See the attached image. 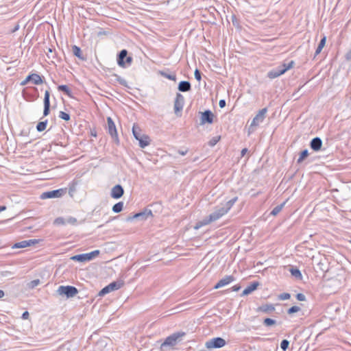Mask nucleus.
<instances>
[{
  "instance_id": "obj_1",
  "label": "nucleus",
  "mask_w": 351,
  "mask_h": 351,
  "mask_svg": "<svg viewBox=\"0 0 351 351\" xmlns=\"http://www.w3.org/2000/svg\"><path fill=\"white\" fill-rule=\"evenodd\" d=\"M227 213V210H225L222 206H218L215 208V210L210 213L208 217L203 219L202 221L197 222L195 226V229H199L203 226L209 224L211 222L215 221L223 217Z\"/></svg>"
},
{
  "instance_id": "obj_2",
  "label": "nucleus",
  "mask_w": 351,
  "mask_h": 351,
  "mask_svg": "<svg viewBox=\"0 0 351 351\" xmlns=\"http://www.w3.org/2000/svg\"><path fill=\"white\" fill-rule=\"evenodd\" d=\"M184 332H174L168 336L160 345V349L164 350L166 347H173L181 341L182 337L185 335Z\"/></svg>"
},
{
  "instance_id": "obj_3",
  "label": "nucleus",
  "mask_w": 351,
  "mask_h": 351,
  "mask_svg": "<svg viewBox=\"0 0 351 351\" xmlns=\"http://www.w3.org/2000/svg\"><path fill=\"white\" fill-rule=\"evenodd\" d=\"M294 65V62L293 60L290 61L289 63H284L278 67L274 69L269 71L267 73V77L269 79L276 78L281 75L284 74L287 71L291 69Z\"/></svg>"
},
{
  "instance_id": "obj_4",
  "label": "nucleus",
  "mask_w": 351,
  "mask_h": 351,
  "mask_svg": "<svg viewBox=\"0 0 351 351\" xmlns=\"http://www.w3.org/2000/svg\"><path fill=\"white\" fill-rule=\"evenodd\" d=\"M267 112V108H262L258 112L251 122L249 128V133L253 132L256 130V128L258 126L260 123L263 122L264 119H265Z\"/></svg>"
},
{
  "instance_id": "obj_5",
  "label": "nucleus",
  "mask_w": 351,
  "mask_h": 351,
  "mask_svg": "<svg viewBox=\"0 0 351 351\" xmlns=\"http://www.w3.org/2000/svg\"><path fill=\"white\" fill-rule=\"evenodd\" d=\"M123 285H124V282L123 280H117L115 282H112L110 283L108 285L104 287L99 292L98 295H99V296L102 297L111 291L119 289L120 288H121L123 286Z\"/></svg>"
},
{
  "instance_id": "obj_6",
  "label": "nucleus",
  "mask_w": 351,
  "mask_h": 351,
  "mask_svg": "<svg viewBox=\"0 0 351 351\" xmlns=\"http://www.w3.org/2000/svg\"><path fill=\"white\" fill-rule=\"evenodd\" d=\"M58 293L60 295H65L66 298H73L77 293L78 290L73 286H60L58 289Z\"/></svg>"
},
{
  "instance_id": "obj_7",
  "label": "nucleus",
  "mask_w": 351,
  "mask_h": 351,
  "mask_svg": "<svg viewBox=\"0 0 351 351\" xmlns=\"http://www.w3.org/2000/svg\"><path fill=\"white\" fill-rule=\"evenodd\" d=\"M99 254V250H97L90 253L81 254L72 256L71 260L78 262H87L91 261L93 258Z\"/></svg>"
},
{
  "instance_id": "obj_8",
  "label": "nucleus",
  "mask_w": 351,
  "mask_h": 351,
  "mask_svg": "<svg viewBox=\"0 0 351 351\" xmlns=\"http://www.w3.org/2000/svg\"><path fill=\"white\" fill-rule=\"evenodd\" d=\"M108 133L110 135L112 140L115 143L119 144V140L118 137V134L116 128V125L112 119L110 117H107V128Z\"/></svg>"
},
{
  "instance_id": "obj_9",
  "label": "nucleus",
  "mask_w": 351,
  "mask_h": 351,
  "mask_svg": "<svg viewBox=\"0 0 351 351\" xmlns=\"http://www.w3.org/2000/svg\"><path fill=\"white\" fill-rule=\"evenodd\" d=\"M66 193V189H59L43 193L40 195L42 199L57 198L63 196Z\"/></svg>"
},
{
  "instance_id": "obj_10",
  "label": "nucleus",
  "mask_w": 351,
  "mask_h": 351,
  "mask_svg": "<svg viewBox=\"0 0 351 351\" xmlns=\"http://www.w3.org/2000/svg\"><path fill=\"white\" fill-rule=\"evenodd\" d=\"M226 341L221 337H215L206 341L205 347L208 349L220 348L226 345Z\"/></svg>"
},
{
  "instance_id": "obj_11",
  "label": "nucleus",
  "mask_w": 351,
  "mask_h": 351,
  "mask_svg": "<svg viewBox=\"0 0 351 351\" xmlns=\"http://www.w3.org/2000/svg\"><path fill=\"white\" fill-rule=\"evenodd\" d=\"M184 104V97L180 93H177L174 101V112L176 114L182 110Z\"/></svg>"
},
{
  "instance_id": "obj_12",
  "label": "nucleus",
  "mask_w": 351,
  "mask_h": 351,
  "mask_svg": "<svg viewBox=\"0 0 351 351\" xmlns=\"http://www.w3.org/2000/svg\"><path fill=\"white\" fill-rule=\"evenodd\" d=\"M214 114L210 110L201 112L200 125L211 124L213 122Z\"/></svg>"
},
{
  "instance_id": "obj_13",
  "label": "nucleus",
  "mask_w": 351,
  "mask_h": 351,
  "mask_svg": "<svg viewBox=\"0 0 351 351\" xmlns=\"http://www.w3.org/2000/svg\"><path fill=\"white\" fill-rule=\"evenodd\" d=\"M150 216H152V210L148 208H145L142 212L136 213L132 217H129L128 220H132L134 219L139 220H146Z\"/></svg>"
},
{
  "instance_id": "obj_14",
  "label": "nucleus",
  "mask_w": 351,
  "mask_h": 351,
  "mask_svg": "<svg viewBox=\"0 0 351 351\" xmlns=\"http://www.w3.org/2000/svg\"><path fill=\"white\" fill-rule=\"evenodd\" d=\"M234 280H235V278L233 276H232V275L226 276L224 278L221 279L215 285L214 289H219L221 287H223L231 283L232 282H233Z\"/></svg>"
},
{
  "instance_id": "obj_15",
  "label": "nucleus",
  "mask_w": 351,
  "mask_h": 351,
  "mask_svg": "<svg viewBox=\"0 0 351 351\" xmlns=\"http://www.w3.org/2000/svg\"><path fill=\"white\" fill-rule=\"evenodd\" d=\"M124 193L123 188L120 184H117L111 189L110 195L114 199L121 198Z\"/></svg>"
},
{
  "instance_id": "obj_16",
  "label": "nucleus",
  "mask_w": 351,
  "mask_h": 351,
  "mask_svg": "<svg viewBox=\"0 0 351 351\" xmlns=\"http://www.w3.org/2000/svg\"><path fill=\"white\" fill-rule=\"evenodd\" d=\"M38 240L37 239H29V240H24L18 243H16L13 245V248H24L28 246H31L35 245L38 243Z\"/></svg>"
},
{
  "instance_id": "obj_17",
  "label": "nucleus",
  "mask_w": 351,
  "mask_h": 351,
  "mask_svg": "<svg viewBox=\"0 0 351 351\" xmlns=\"http://www.w3.org/2000/svg\"><path fill=\"white\" fill-rule=\"evenodd\" d=\"M322 141L319 137L313 138L310 142V147L315 152L321 150Z\"/></svg>"
},
{
  "instance_id": "obj_18",
  "label": "nucleus",
  "mask_w": 351,
  "mask_h": 351,
  "mask_svg": "<svg viewBox=\"0 0 351 351\" xmlns=\"http://www.w3.org/2000/svg\"><path fill=\"white\" fill-rule=\"evenodd\" d=\"M275 311V307L272 304H265L258 306L256 309L257 312H262L264 313H270Z\"/></svg>"
},
{
  "instance_id": "obj_19",
  "label": "nucleus",
  "mask_w": 351,
  "mask_h": 351,
  "mask_svg": "<svg viewBox=\"0 0 351 351\" xmlns=\"http://www.w3.org/2000/svg\"><path fill=\"white\" fill-rule=\"evenodd\" d=\"M259 282L254 281L247 286L242 292L241 296H245L250 294L252 292L255 291L259 286Z\"/></svg>"
},
{
  "instance_id": "obj_20",
  "label": "nucleus",
  "mask_w": 351,
  "mask_h": 351,
  "mask_svg": "<svg viewBox=\"0 0 351 351\" xmlns=\"http://www.w3.org/2000/svg\"><path fill=\"white\" fill-rule=\"evenodd\" d=\"M128 55V51L126 49L121 50L117 56V64L121 67H125V59Z\"/></svg>"
},
{
  "instance_id": "obj_21",
  "label": "nucleus",
  "mask_w": 351,
  "mask_h": 351,
  "mask_svg": "<svg viewBox=\"0 0 351 351\" xmlns=\"http://www.w3.org/2000/svg\"><path fill=\"white\" fill-rule=\"evenodd\" d=\"M178 89L180 92H187L191 90V85L189 81H181L178 86Z\"/></svg>"
},
{
  "instance_id": "obj_22",
  "label": "nucleus",
  "mask_w": 351,
  "mask_h": 351,
  "mask_svg": "<svg viewBox=\"0 0 351 351\" xmlns=\"http://www.w3.org/2000/svg\"><path fill=\"white\" fill-rule=\"evenodd\" d=\"M139 146L141 148H145L146 146L149 145L150 143V138L147 135L142 134L141 138L138 140Z\"/></svg>"
},
{
  "instance_id": "obj_23",
  "label": "nucleus",
  "mask_w": 351,
  "mask_h": 351,
  "mask_svg": "<svg viewBox=\"0 0 351 351\" xmlns=\"http://www.w3.org/2000/svg\"><path fill=\"white\" fill-rule=\"evenodd\" d=\"M32 82L35 85H39L43 83V80L40 75L37 73H32Z\"/></svg>"
},
{
  "instance_id": "obj_24",
  "label": "nucleus",
  "mask_w": 351,
  "mask_h": 351,
  "mask_svg": "<svg viewBox=\"0 0 351 351\" xmlns=\"http://www.w3.org/2000/svg\"><path fill=\"white\" fill-rule=\"evenodd\" d=\"M289 271L291 273V274L295 277V278L297 279H300L301 280L302 278V275L301 274V271L297 268V267H292L290 269H289Z\"/></svg>"
},
{
  "instance_id": "obj_25",
  "label": "nucleus",
  "mask_w": 351,
  "mask_h": 351,
  "mask_svg": "<svg viewBox=\"0 0 351 351\" xmlns=\"http://www.w3.org/2000/svg\"><path fill=\"white\" fill-rule=\"evenodd\" d=\"M132 133L134 138L138 141L142 136L141 130L140 128L136 125L132 127Z\"/></svg>"
},
{
  "instance_id": "obj_26",
  "label": "nucleus",
  "mask_w": 351,
  "mask_h": 351,
  "mask_svg": "<svg viewBox=\"0 0 351 351\" xmlns=\"http://www.w3.org/2000/svg\"><path fill=\"white\" fill-rule=\"evenodd\" d=\"M72 51H73V54L77 56V58H79L81 60H85V58L82 55V51H81V49L76 46V45H73L72 47Z\"/></svg>"
},
{
  "instance_id": "obj_27",
  "label": "nucleus",
  "mask_w": 351,
  "mask_h": 351,
  "mask_svg": "<svg viewBox=\"0 0 351 351\" xmlns=\"http://www.w3.org/2000/svg\"><path fill=\"white\" fill-rule=\"evenodd\" d=\"M238 197H235L230 200L228 201L224 206L222 207L227 210V213L230 210V208L232 207V206L234 204V203L237 201Z\"/></svg>"
},
{
  "instance_id": "obj_28",
  "label": "nucleus",
  "mask_w": 351,
  "mask_h": 351,
  "mask_svg": "<svg viewBox=\"0 0 351 351\" xmlns=\"http://www.w3.org/2000/svg\"><path fill=\"white\" fill-rule=\"evenodd\" d=\"M285 205V202H283L281 204L276 206L273 208L270 214L274 216L277 215L282 210Z\"/></svg>"
},
{
  "instance_id": "obj_29",
  "label": "nucleus",
  "mask_w": 351,
  "mask_h": 351,
  "mask_svg": "<svg viewBox=\"0 0 351 351\" xmlns=\"http://www.w3.org/2000/svg\"><path fill=\"white\" fill-rule=\"evenodd\" d=\"M123 203L122 202H119L115 204L112 206V210L114 213H119L123 210Z\"/></svg>"
},
{
  "instance_id": "obj_30",
  "label": "nucleus",
  "mask_w": 351,
  "mask_h": 351,
  "mask_svg": "<svg viewBox=\"0 0 351 351\" xmlns=\"http://www.w3.org/2000/svg\"><path fill=\"white\" fill-rule=\"evenodd\" d=\"M58 90L59 91H62L63 93H64L66 95L70 96L71 95V90L70 88H69L68 86L66 85H60L58 86Z\"/></svg>"
},
{
  "instance_id": "obj_31",
  "label": "nucleus",
  "mask_w": 351,
  "mask_h": 351,
  "mask_svg": "<svg viewBox=\"0 0 351 351\" xmlns=\"http://www.w3.org/2000/svg\"><path fill=\"white\" fill-rule=\"evenodd\" d=\"M160 74L162 76H163V77H166V78H167V79H169L170 80H172V81H176V75L174 73H166L165 71H160Z\"/></svg>"
},
{
  "instance_id": "obj_32",
  "label": "nucleus",
  "mask_w": 351,
  "mask_h": 351,
  "mask_svg": "<svg viewBox=\"0 0 351 351\" xmlns=\"http://www.w3.org/2000/svg\"><path fill=\"white\" fill-rule=\"evenodd\" d=\"M47 124V120L39 122L36 125V130L38 132H43L46 129Z\"/></svg>"
},
{
  "instance_id": "obj_33",
  "label": "nucleus",
  "mask_w": 351,
  "mask_h": 351,
  "mask_svg": "<svg viewBox=\"0 0 351 351\" xmlns=\"http://www.w3.org/2000/svg\"><path fill=\"white\" fill-rule=\"evenodd\" d=\"M308 156L307 149H304L300 152V157L297 160L298 163H301Z\"/></svg>"
},
{
  "instance_id": "obj_34",
  "label": "nucleus",
  "mask_w": 351,
  "mask_h": 351,
  "mask_svg": "<svg viewBox=\"0 0 351 351\" xmlns=\"http://www.w3.org/2000/svg\"><path fill=\"white\" fill-rule=\"evenodd\" d=\"M44 106H50V93L46 90L44 97Z\"/></svg>"
},
{
  "instance_id": "obj_35",
  "label": "nucleus",
  "mask_w": 351,
  "mask_h": 351,
  "mask_svg": "<svg viewBox=\"0 0 351 351\" xmlns=\"http://www.w3.org/2000/svg\"><path fill=\"white\" fill-rule=\"evenodd\" d=\"M276 320L273 319H271V318H265L264 320H263V324L265 326H273L276 324Z\"/></svg>"
},
{
  "instance_id": "obj_36",
  "label": "nucleus",
  "mask_w": 351,
  "mask_h": 351,
  "mask_svg": "<svg viewBox=\"0 0 351 351\" xmlns=\"http://www.w3.org/2000/svg\"><path fill=\"white\" fill-rule=\"evenodd\" d=\"M114 76L116 77V80L120 84H121L122 86H125L127 87L128 86V82L127 81L122 78L121 77L117 75H114Z\"/></svg>"
},
{
  "instance_id": "obj_37",
  "label": "nucleus",
  "mask_w": 351,
  "mask_h": 351,
  "mask_svg": "<svg viewBox=\"0 0 351 351\" xmlns=\"http://www.w3.org/2000/svg\"><path fill=\"white\" fill-rule=\"evenodd\" d=\"M59 117L64 121H69L71 119L70 114L63 111L60 112Z\"/></svg>"
},
{
  "instance_id": "obj_38",
  "label": "nucleus",
  "mask_w": 351,
  "mask_h": 351,
  "mask_svg": "<svg viewBox=\"0 0 351 351\" xmlns=\"http://www.w3.org/2000/svg\"><path fill=\"white\" fill-rule=\"evenodd\" d=\"M300 311V307L298 306H293L287 310V313L291 315Z\"/></svg>"
},
{
  "instance_id": "obj_39",
  "label": "nucleus",
  "mask_w": 351,
  "mask_h": 351,
  "mask_svg": "<svg viewBox=\"0 0 351 351\" xmlns=\"http://www.w3.org/2000/svg\"><path fill=\"white\" fill-rule=\"evenodd\" d=\"M289 346V341L287 339H283L280 343V348L283 351H286Z\"/></svg>"
},
{
  "instance_id": "obj_40",
  "label": "nucleus",
  "mask_w": 351,
  "mask_h": 351,
  "mask_svg": "<svg viewBox=\"0 0 351 351\" xmlns=\"http://www.w3.org/2000/svg\"><path fill=\"white\" fill-rule=\"evenodd\" d=\"M278 298L280 300H289L291 298V295L288 293H282Z\"/></svg>"
},
{
  "instance_id": "obj_41",
  "label": "nucleus",
  "mask_w": 351,
  "mask_h": 351,
  "mask_svg": "<svg viewBox=\"0 0 351 351\" xmlns=\"http://www.w3.org/2000/svg\"><path fill=\"white\" fill-rule=\"evenodd\" d=\"M220 140V136H215L209 141V145L213 147Z\"/></svg>"
},
{
  "instance_id": "obj_42",
  "label": "nucleus",
  "mask_w": 351,
  "mask_h": 351,
  "mask_svg": "<svg viewBox=\"0 0 351 351\" xmlns=\"http://www.w3.org/2000/svg\"><path fill=\"white\" fill-rule=\"evenodd\" d=\"M65 223V219L62 217H58L54 221V223L57 225H64Z\"/></svg>"
},
{
  "instance_id": "obj_43",
  "label": "nucleus",
  "mask_w": 351,
  "mask_h": 351,
  "mask_svg": "<svg viewBox=\"0 0 351 351\" xmlns=\"http://www.w3.org/2000/svg\"><path fill=\"white\" fill-rule=\"evenodd\" d=\"M202 73L201 72L199 71V70H198L197 69H195V72H194V75H195V78L198 81V82H200L201 79H202Z\"/></svg>"
},
{
  "instance_id": "obj_44",
  "label": "nucleus",
  "mask_w": 351,
  "mask_h": 351,
  "mask_svg": "<svg viewBox=\"0 0 351 351\" xmlns=\"http://www.w3.org/2000/svg\"><path fill=\"white\" fill-rule=\"evenodd\" d=\"M66 223L75 225L77 223V219L75 217H69L66 219Z\"/></svg>"
},
{
  "instance_id": "obj_45",
  "label": "nucleus",
  "mask_w": 351,
  "mask_h": 351,
  "mask_svg": "<svg viewBox=\"0 0 351 351\" xmlns=\"http://www.w3.org/2000/svg\"><path fill=\"white\" fill-rule=\"evenodd\" d=\"M40 284V280L36 279L30 282L29 287L34 288Z\"/></svg>"
},
{
  "instance_id": "obj_46",
  "label": "nucleus",
  "mask_w": 351,
  "mask_h": 351,
  "mask_svg": "<svg viewBox=\"0 0 351 351\" xmlns=\"http://www.w3.org/2000/svg\"><path fill=\"white\" fill-rule=\"evenodd\" d=\"M296 298L299 301H305L306 300V296L301 293H299L296 295Z\"/></svg>"
},
{
  "instance_id": "obj_47",
  "label": "nucleus",
  "mask_w": 351,
  "mask_h": 351,
  "mask_svg": "<svg viewBox=\"0 0 351 351\" xmlns=\"http://www.w3.org/2000/svg\"><path fill=\"white\" fill-rule=\"evenodd\" d=\"M132 60H133V58L131 56H127L126 58H125V67L127 66H130L132 64Z\"/></svg>"
},
{
  "instance_id": "obj_48",
  "label": "nucleus",
  "mask_w": 351,
  "mask_h": 351,
  "mask_svg": "<svg viewBox=\"0 0 351 351\" xmlns=\"http://www.w3.org/2000/svg\"><path fill=\"white\" fill-rule=\"evenodd\" d=\"M326 37L324 36H323V38L321 39L319 43V46H320V47H324L326 45Z\"/></svg>"
},
{
  "instance_id": "obj_49",
  "label": "nucleus",
  "mask_w": 351,
  "mask_h": 351,
  "mask_svg": "<svg viewBox=\"0 0 351 351\" xmlns=\"http://www.w3.org/2000/svg\"><path fill=\"white\" fill-rule=\"evenodd\" d=\"M50 112V106H44L43 115L47 116Z\"/></svg>"
},
{
  "instance_id": "obj_50",
  "label": "nucleus",
  "mask_w": 351,
  "mask_h": 351,
  "mask_svg": "<svg viewBox=\"0 0 351 351\" xmlns=\"http://www.w3.org/2000/svg\"><path fill=\"white\" fill-rule=\"evenodd\" d=\"M226 102L224 99H221L219 102V106L221 108H223L226 106Z\"/></svg>"
},
{
  "instance_id": "obj_51",
  "label": "nucleus",
  "mask_w": 351,
  "mask_h": 351,
  "mask_svg": "<svg viewBox=\"0 0 351 351\" xmlns=\"http://www.w3.org/2000/svg\"><path fill=\"white\" fill-rule=\"evenodd\" d=\"M29 314L28 311H25L23 313L21 317L23 319H27L29 318Z\"/></svg>"
},
{
  "instance_id": "obj_52",
  "label": "nucleus",
  "mask_w": 351,
  "mask_h": 351,
  "mask_svg": "<svg viewBox=\"0 0 351 351\" xmlns=\"http://www.w3.org/2000/svg\"><path fill=\"white\" fill-rule=\"evenodd\" d=\"M323 48L324 47H320V46L318 45L315 53V56H317L322 51Z\"/></svg>"
},
{
  "instance_id": "obj_53",
  "label": "nucleus",
  "mask_w": 351,
  "mask_h": 351,
  "mask_svg": "<svg viewBox=\"0 0 351 351\" xmlns=\"http://www.w3.org/2000/svg\"><path fill=\"white\" fill-rule=\"evenodd\" d=\"M240 289H241V286L239 285H234L232 287V290L233 291H238L239 290H240Z\"/></svg>"
},
{
  "instance_id": "obj_54",
  "label": "nucleus",
  "mask_w": 351,
  "mask_h": 351,
  "mask_svg": "<svg viewBox=\"0 0 351 351\" xmlns=\"http://www.w3.org/2000/svg\"><path fill=\"white\" fill-rule=\"evenodd\" d=\"M346 58L347 60H351V49L346 54Z\"/></svg>"
},
{
  "instance_id": "obj_55",
  "label": "nucleus",
  "mask_w": 351,
  "mask_h": 351,
  "mask_svg": "<svg viewBox=\"0 0 351 351\" xmlns=\"http://www.w3.org/2000/svg\"><path fill=\"white\" fill-rule=\"evenodd\" d=\"M187 152H188V150H187V149H186V150H184V151L179 150V151H178V153H179L180 155H182V156H184V155H186V154Z\"/></svg>"
},
{
  "instance_id": "obj_56",
  "label": "nucleus",
  "mask_w": 351,
  "mask_h": 351,
  "mask_svg": "<svg viewBox=\"0 0 351 351\" xmlns=\"http://www.w3.org/2000/svg\"><path fill=\"white\" fill-rule=\"evenodd\" d=\"M25 79L27 80V81H28V82H32V74L27 75Z\"/></svg>"
},
{
  "instance_id": "obj_57",
  "label": "nucleus",
  "mask_w": 351,
  "mask_h": 351,
  "mask_svg": "<svg viewBox=\"0 0 351 351\" xmlns=\"http://www.w3.org/2000/svg\"><path fill=\"white\" fill-rule=\"evenodd\" d=\"M247 152V148H244L241 150V156H243Z\"/></svg>"
},
{
  "instance_id": "obj_58",
  "label": "nucleus",
  "mask_w": 351,
  "mask_h": 351,
  "mask_svg": "<svg viewBox=\"0 0 351 351\" xmlns=\"http://www.w3.org/2000/svg\"><path fill=\"white\" fill-rule=\"evenodd\" d=\"M90 134H91V136L95 137L97 136V132L95 131V130H91L90 131Z\"/></svg>"
},
{
  "instance_id": "obj_59",
  "label": "nucleus",
  "mask_w": 351,
  "mask_h": 351,
  "mask_svg": "<svg viewBox=\"0 0 351 351\" xmlns=\"http://www.w3.org/2000/svg\"><path fill=\"white\" fill-rule=\"evenodd\" d=\"M28 83V81H27L26 79H25L23 81L21 82V86H25Z\"/></svg>"
},
{
  "instance_id": "obj_60",
  "label": "nucleus",
  "mask_w": 351,
  "mask_h": 351,
  "mask_svg": "<svg viewBox=\"0 0 351 351\" xmlns=\"http://www.w3.org/2000/svg\"><path fill=\"white\" fill-rule=\"evenodd\" d=\"M5 210H6V206H0V212L4 211Z\"/></svg>"
},
{
  "instance_id": "obj_61",
  "label": "nucleus",
  "mask_w": 351,
  "mask_h": 351,
  "mask_svg": "<svg viewBox=\"0 0 351 351\" xmlns=\"http://www.w3.org/2000/svg\"><path fill=\"white\" fill-rule=\"evenodd\" d=\"M4 295V291L3 290H0V298H2Z\"/></svg>"
},
{
  "instance_id": "obj_62",
  "label": "nucleus",
  "mask_w": 351,
  "mask_h": 351,
  "mask_svg": "<svg viewBox=\"0 0 351 351\" xmlns=\"http://www.w3.org/2000/svg\"><path fill=\"white\" fill-rule=\"evenodd\" d=\"M18 29H19V25H16V26L14 27V29L12 30V32H16V30H18Z\"/></svg>"
},
{
  "instance_id": "obj_63",
  "label": "nucleus",
  "mask_w": 351,
  "mask_h": 351,
  "mask_svg": "<svg viewBox=\"0 0 351 351\" xmlns=\"http://www.w3.org/2000/svg\"><path fill=\"white\" fill-rule=\"evenodd\" d=\"M69 191H73V189H69Z\"/></svg>"
},
{
  "instance_id": "obj_64",
  "label": "nucleus",
  "mask_w": 351,
  "mask_h": 351,
  "mask_svg": "<svg viewBox=\"0 0 351 351\" xmlns=\"http://www.w3.org/2000/svg\"><path fill=\"white\" fill-rule=\"evenodd\" d=\"M69 191H73V189H69Z\"/></svg>"
}]
</instances>
